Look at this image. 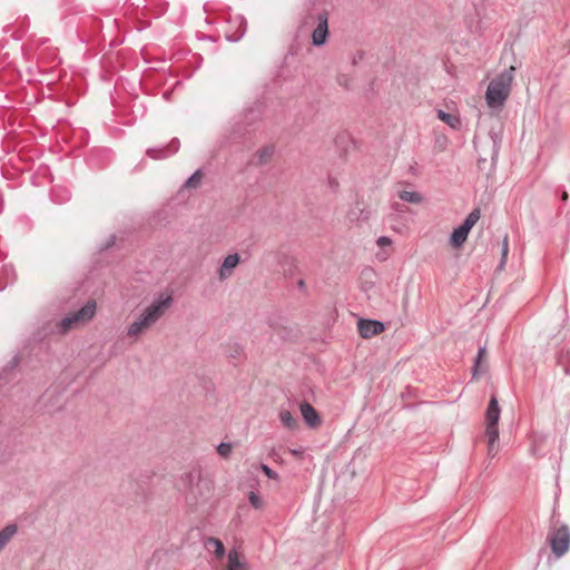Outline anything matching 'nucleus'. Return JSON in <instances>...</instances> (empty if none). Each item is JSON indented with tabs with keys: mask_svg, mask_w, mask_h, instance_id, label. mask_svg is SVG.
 I'll list each match as a JSON object with an SVG mask.
<instances>
[{
	"mask_svg": "<svg viewBox=\"0 0 570 570\" xmlns=\"http://www.w3.org/2000/svg\"><path fill=\"white\" fill-rule=\"evenodd\" d=\"M508 253H509V239H508V235H505L502 240V244H501V261L499 264L500 269L503 268V266L507 263Z\"/></svg>",
	"mask_w": 570,
	"mask_h": 570,
	"instance_id": "b1692460",
	"label": "nucleus"
},
{
	"mask_svg": "<svg viewBox=\"0 0 570 570\" xmlns=\"http://www.w3.org/2000/svg\"><path fill=\"white\" fill-rule=\"evenodd\" d=\"M279 420L282 424L289 430L297 428V419L288 410H282L279 412Z\"/></svg>",
	"mask_w": 570,
	"mask_h": 570,
	"instance_id": "f3484780",
	"label": "nucleus"
},
{
	"mask_svg": "<svg viewBox=\"0 0 570 570\" xmlns=\"http://www.w3.org/2000/svg\"><path fill=\"white\" fill-rule=\"evenodd\" d=\"M173 303L174 298L170 293H160L127 327L128 337L137 341L166 314Z\"/></svg>",
	"mask_w": 570,
	"mask_h": 570,
	"instance_id": "f257e3e1",
	"label": "nucleus"
},
{
	"mask_svg": "<svg viewBox=\"0 0 570 570\" xmlns=\"http://www.w3.org/2000/svg\"><path fill=\"white\" fill-rule=\"evenodd\" d=\"M203 179V173L197 169L185 183L187 188H197Z\"/></svg>",
	"mask_w": 570,
	"mask_h": 570,
	"instance_id": "5701e85b",
	"label": "nucleus"
},
{
	"mask_svg": "<svg viewBox=\"0 0 570 570\" xmlns=\"http://www.w3.org/2000/svg\"><path fill=\"white\" fill-rule=\"evenodd\" d=\"M567 199H568V194L564 191V193L562 194V200H567Z\"/></svg>",
	"mask_w": 570,
	"mask_h": 570,
	"instance_id": "473e14b6",
	"label": "nucleus"
},
{
	"mask_svg": "<svg viewBox=\"0 0 570 570\" xmlns=\"http://www.w3.org/2000/svg\"><path fill=\"white\" fill-rule=\"evenodd\" d=\"M487 430L485 435L488 438L489 454L492 456L494 453V445L499 439L498 422L500 419V407L495 396H492L485 412Z\"/></svg>",
	"mask_w": 570,
	"mask_h": 570,
	"instance_id": "7ed1b4c3",
	"label": "nucleus"
},
{
	"mask_svg": "<svg viewBox=\"0 0 570 570\" xmlns=\"http://www.w3.org/2000/svg\"><path fill=\"white\" fill-rule=\"evenodd\" d=\"M438 118L445 122L448 126H450L452 129H460L461 128V119L459 116L454 114H449L443 110H438Z\"/></svg>",
	"mask_w": 570,
	"mask_h": 570,
	"instance_id": "2eb2a0df",
	"label": "nucleus"
},
{
	"mask_svg": "<svg viewBox=\"0 0 570 570\" xmlns=\"http://www.w3.org/2000/svg\"><path fill=\"white\" fill-rule=\"evenodd\" d=\"M558 364L563 368L566 374L570 375V350L560 353Z\"/></svg>",
	"mask_w": 570,
	"mask_h": 570,
	"instance_id": "412c9836",
	"label": "nucleus"
},
{
	"mask_svg": "<svg viewBox=\"0 0 570 570\" xmlns=\"http://www.w3.org/2000/svg\"><path fill=\"white\" fill-rule=\"evenodd\" d=\"M317 26L312 32V41L315 46H322L326 42L328 35V16L326 12H321L316 18Z\"/></svg>",
	"mask_w": 570,
	"mask_h": 570,
	"instance_id": "0eeeda50",
	"label": "nucleus"
},
{
	"mask_svg": "<svg viewBox=\"0 0 570 570\" xmlns=\"http://www.w3.org/2000/svg\"><path fill=\"white\" fill-rule=\"evenodd\" d=\"M234 23L237 24V30L233 33L226 31V38L229 41H238L246 32V20L242 16H236Z\"/></svg>",
	"mask_w": 570,
	"mask_h": 570,
	"instance_id": "f8f14e48",
	"label": "nucleus"
},
{
	"mask_svg": "<svg viewBox=\"0 0 570 570\" xmlns=\"http://www.w3.org/2000/svg\"><path fill=\"white\" fill-rule=\"evenodd\" d=\"M469 230L465 229V227H462L461 225L456 227L450 238V243L453 247L460 248L465 242L469 236Z\"/></svg>",
	"mask_w": 570,
	"mask_h": 570,
	"instance_id": "ddd939ff",
	"label": "nucleus"
},
{
	"mask_svg": "<svg viewBox=\"0 0 570 570\" xmlns=\"http://www.w3.org/2000/svg\"><path fill=\"white\" fill-rule=\"evenodd\" d=\"M551 550L557 558L566 554L570 547V531L564 524L550 530L548 535Z\"/></svg>",
	"mask_w": 570,
	"mask_h": 570,
	"instance_id": "39448f33",
	"label": "nucleus"
},
{
	"mask_svg": "<svg viewBox=\"0 0 570 570\" xmlns=\"http://www.w3.org/2000/svg\"><path fill=\"white\" fill-rule=\"evenodd\" d=\"M515 67L510 66L493 78L485 92V100L490 108H500L510 96L514 80Z\"/></svg>",
	"mask_w": 570,
	"mask_h": 570,
	"instance_id": "f03ea898",
	"label": "nucleus"
},
{
	"mask_svg": "<svg viewBox=\"0 0 570 570\" xmlns=\"http://www.w3.org/2000/svg\"><path fill=\"white\" fill-rule=\"evenodd\" d=\"M485 357H487V348H485V346H481L478 351V354H476V357L474 361L473 376H479L481 373L485 372L487 368L485 367L483 368L481 366V362Z\"/></svg>",
	"mask_w": 570,
	"mask_h": 570,
	"instance_id": "a211bd4d",
	"label": "nucleus"
},
{
	"mask_svg": "<svg viewBox=\"0 0 570 570\" xmlns=\"http://www.w3.org/2000/svg\"><path fill=\"white\" fill-rule=\"evenodd\" d=\"M17 531L18 527L16 524H8L2 530H0V552L10 542Z\"/></svg>",
	"mask_w": 570,
	"mask_h": 570,
	"instance_id": "4468645a",
	"label": "nucleus"
},
{
	"mask_svg": "<svg viewBox=\"0 0 570 570\" xmlns=\"http://www.w3.org/2000/svg\"><path fill=\"white\" fill-rule=\"evenodd\" d=\"M299 409L303 420L309 428L315 429L321 425V417L309 403L303 402Z\"/></svg>",
	"mask_w": 570,
	"mask_h": 570,
	"instance_id": "9b49d317",
	"label": "nucleus"
},
{
	"mask_svg": "<svg viewBox=\"0 0 570 570\" xmlns=\"http://www.w3.org/2000/svg\"><path fill=\"white\" fill-rule=\"evenodd\" d=\"M273 154H274L273 147L263 148L262 150L258 151V161L261 164L265 163L267 159H269L272 157Z\"/></svg>",
	"mask_w": 570,
	"mask_h": 570,
	"instance_id": "393cba45",
	"label": "nucleus"
},
{
	"mask_svg": "<svg viewBox=\"0 0 570 570\" xmlns=\"http://www.w3.org/2000/svg\"><path fill=\"white\" fill-rule=\"evenodd\" d=\"M206 547L207 548H213L214 549V554L216 556V558L220 559L225 556L226 553V550H225V547L223 544V542L217 539V538H214V537H210L206 540Z\"/></svg>",
	"mask_w": 570,
	"mask_h": 570,
	"instance_id": "dca6fc26",
	"label": "nucleus"
},
{
	"mask_svg": "<svg viewBox=\"0 0 570 570\" xmlns=\"http://www.w3.org/2000/svg\"><path fill=\"white\" fill-rule=\"evenodd\" d=\"M480 209L479 208H475L473 209L466 217L465 219L463 220V223L461 224L462 227H465L466 230H471L473 228V226L478 223V220L480 219Z\"/></svg>",
	"mask_w": 570,
	"mask_h": 570,
	"instance_id": "aec40b11",
	"label": "nucleus"
},
{
	"mask_svg": "<svg viewBox=\"0 0 570 570\" xmlns=\"http://www.w3.org/2000/svg\"><path fill=\"white\" fill-rule=\"evenodd\" d=\"M350 81H351V80H350V78H348L347 76H345V75H340V76L337 77V83H338L340 86L345 87V88H348V87H350Z\"/></svg>",
	"mask_w": 570,
	"mask_h": 570,
	"instance_id": "7c9ffc66",
	"label": "nucleus"
},
{
	"mask_svg": "<svg viewBox=\"0 0 570 570\" xmlns=\"http://www.w3.org/2000/svg\"><path fill=\"white\" fill-rule=\"evenodd\" d=\"M199 479V473L198 472H188L186 473L181 480L186 483V484H191L195 480H198Z\"/></svg>",
	"mask_w": 570,
	"mask_h": 570,
	"instance_id": "c85d7f7f",
	"label": "nucleus"
},
{
	"mask_svg": "<svg viewBox=\"0 0 570 570\" xmlns=\"http://www.w3.org/2000/svg\"><path fill=\"white\" fill-rule=\"evenodd\" d=\"M399 197L404 200V202H409V203H412V204H417L422 200V196L416 193V191H407V190H402L400 194H399Z\"/></svg>",
	"mask_w": 570,
	"mask_h": 570,
	"instance_id": "4be33fe9",
	"label": "nucleus"
},
{
	"mask_svg": "<svg viewBox=\"0 0 570 570\" xmlns=\"http://www.w3.org/2000/svg\"><path fill=\"white\" fill-rule=\"evenodd\" d=\"M96 302L89 301L80 309L66 315L59 324L61 332H67L90 321L96 314Z\"/></svg>",
	"mask_w": 570,
	"mask_h": 570,
	"instance_id": "20e7f679",
	"label": "nucleus"
},
{
	"mask_svg": "<svg viewBox=\"0 0 570 570\" xmlns=\"http://www.w3.org/2000/svg\"><path fill=\"white\" fill-rule=\"evenodd\" d=\"M240 262V256L237 253L227 255L224 259L222 265L218 268V278L220 282L228 279L233 273L236 266Z\"/></svg>",
	"mask_w": 570,
	"mask_h": 570,
	"instance_id": "1a4fd4ad",
	"label": "nucleus"
},
{
	"mask_svg": "<svg viewBox=\"0 0 570 570\" xmlns=\"http://www.w3.org/2000/svg\"><path fill=\"white\" fill-rule=\"evenodd\" d=\"M376 243L380 247H385L392 244V239L387 236H380Z\"/></svg>",
	"mask_w": 570,
	"mask_h": 570,
	"instance_id": "c756f323",
	"label": "nucleus"
},
{
	"mask_svg": "<svg viewBox=\"0 0 570 570\" xmlns=\"http://www.w3.org/2000/svg\"><path fill=\"white\" fill-rule=\"evenodd\" d=\"M291 452H292V454H294V455H299V454H301V451H299V450H292Z\"/></svg>",
	"mask_w": 570,
	"mask_h": 570,
	"instance_id": "2f4dec72",
	"label": "nucleus"
},
{
	"mask_svg": "<svg viewBox=\"0 0 570 570\" xmlns=\"http://www.w3.org/2000/svg\"><path fill=\"white\" fill-rule=\"evenodd\" d=\"M261 470L264 472V474L268 479H272V480H277L278 479V474L274 470H272L268 465L262 464L261 465Z\"/></svg>",
	"mask_w": 570,
	"mask_h": 570,
	"instance_id": "cd10ccee",
	"label": "nucleus"
},
{
	"mask_svg": "<svg viewBox=\"0 0 570 570\" xmlns=\"http://www.w3.org/2000/svg\"><path fill=\"white\" fill-rule=\"evenodd\" d=\"M180 142L177 138L171 139V141L161 147H155L147 149V155L153 159H165L171 155H175L179 149Z\"/></svg>",
	"mask_w": 570,
	"mask_h": 570,
	"instance_id": "6e6552de",
	"label": "nucleus"
},
{
	"mask_svg": "<svg viewBox=\"0 0 570 570\" xmlns=\"http://www.w3.org/2000/svg\"><path fill=\"white\" fill-rule=\"evenodd\" d=\"M489 138L492 141V159L498 157L500 145H501V134L494 129L489 130Z\"/></svg>",
	"mask_w": 570,
	"mask_h": 570,
	"instance_id": "6ab92c4d",
	"label": "nucleus"
},
{
	"mask_svg": "<svg viewBox=\"0 0 570 570\" xmlns=\"http://www.w3.org/2000/svg\"><path fill=\"white\" fill-rule=\"evenodd\" d=\"M224 570H249V567L237 549H230L227 553V563Z\"/></svg>",
	"mask_w": 570,
	"mask_h": 570,
	"instance_id": "9d476101",
	"label": "nucleus"
},
{
	"mask_svg": "<svg viewBox=\"0 0 570 570\" xmlns=\"http://www.w3.org/2000/svg\"><path fill=\"white\" fill-rule=\"evenodd\" d=\"M217 452L218 454L222 456V458H228L232 453V444L230 443H225V442H222L218 446H217Z\"/></svg>",
	"mask_w": 570,
	"mask_h": 570,
	"instance_id": "a878e982",
	"label": "nucleus"
},
{
	"mask_svg": "<svg viewBox=\"0 0 570 570\" xmlns=\"http://www.w3.org/2000/svg\"><path fill=\"white\" fill-rule=\"evenodd\" d=\"M248 501L255 509H261L263 507V500L256 492H249Z\"/></svg>",
	"mask_w": 570,
	"mask_h": 570,
	"instance_id": "bb28decb",
	"label": "nucleus"
},
{
	"mask_svg": "<svg viewBox=\"0 0 570 570\" xmlns=\"http://www.w3.org/2000/svg\"><path fill=\"white\" fill-rule=\"evenodd\" d=\"M384 330V324L376 320L360 318L357 322L358 334L365 340L381 334Z\"/></svg>",
	"mask_w": 570,
	"mask_h": 570,
	"instance_id": "423d86ee",
	"label": "nucleus"
}]
</instances>
